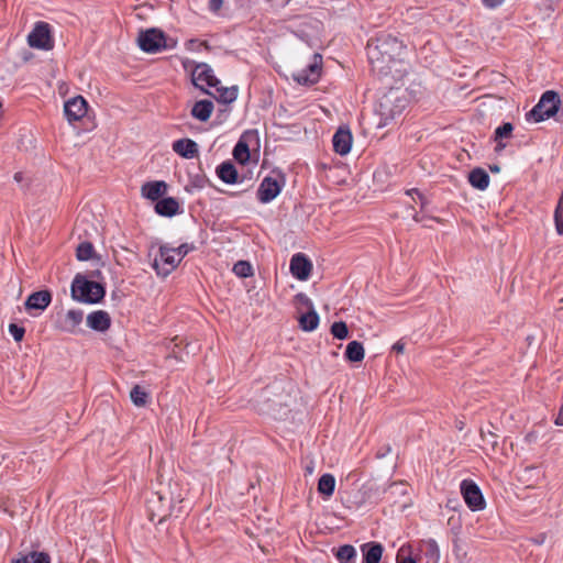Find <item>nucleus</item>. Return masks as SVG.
Segmentation results:
<instances>
[{
    "label": "nucleus",
    "instance_id": "7",
    "mask_svg": "<svg viewBox=\"0 0 563 563\" xmlns=\"http://www.w3.org/2000/svg\"><path fill=\"white\" fill-rule=\"evenodd\" d=\"M137 43L140 48L146 53H156L167 47L164 33L157 29L140 32Z\"/></svg>",
    "mask_w": 563,
    "mask_h": 563
},
{
    "label": "nucleus",
    "instance_id": "21",
    "mask_svg": "<svg viewBox=\"0 0 563 563\" xmlns=\"http://www.w3.org/2000/svg\"><path fill=\"white\" fill-rule=\"evenodd\" d=\"M166 188L167 186L165 181H148L142 186L141 192L146 199L155 201L165 194Z\"/></svg>",
    "mask_w": 563,
    "mask_h": 563
},
{
    "label": "nucleus",
    "instance_id": "29",
    "mask_svg": "<svg viewBox=\"0 0 563 563\" xmlns=\"http://www.w3.org/2000/svg\"><path fill=\"white\" fill-rule=\"evenodd\" d=\"M512 131L514 125L509 122L504 123L495 130V141L497 142L496 151H501L506 147L503 140L511 137Z\"/></svg>",
    "mask_w": 563,
    "mask_h": 563
},
{
    "label": "nucleus",
    "instance_id": "10",
    "mask_svg": "<svg viewBox=\"0 0 563 563\" xmlns=\"http://www.w3.org/2000/svg\"><path fill=\"white\" fill-rule=\"evenodd\" d=\"M289 272L296 279L307 280L312 272V263L303 253H297L290 260Z\"/></svg>",
    "mask_w": 563,
    "mask_h": 563
},
{
    "label": "nucleus",
    "instance_id": "17",
    "mask_svg": "<svg viewBox=\"0 0 563 563\" xmlns=\"http://www.w3.org/2000/svg\"><path fill=\"white\" fill-rule=\"evenodd\" d=\"M173 150L179 156L190 159L198 155V144L190 139H180L173 143Z\"/></svg>",
    "mask_w": 563,
    "mask_h": 563
},
{
    "label": "nucleus",
    "instance_id": "8",
    "mask_svg": "<svg viewBox=\"0 0 563 563\" xmlns=\"http://www.w3.org/2000/svg\"><path fill=\"white\" fill-rule=\"evenodd\" d=\"M27 44L37 49H51L53 47V40L51 36L49 24L45 22H37L27 35Z\"/></svg>",
    "mask_w": 563,
    "mask_h": 563
},
{
    "label": "nucleus",
    "instance_id": "5",
    "mask_svg": "<svg viewBox=\"0 0 563 563\" xmlns=\"http://www.w3.org/2000/svg\"><path fill=\"white\" fill-rule=\"evenodd\" d=\"M180 263L179 257L177 256L174 247L168 245L159 246V260L155 258L153 262V268L156 271L159 276H168Z\"/></svg>",
    "mask_w": 563,
    "mask_h": 563
},
{
    "label": "nucleus",
    "instance_id": "4",
    "mask_svg": "<svg viewBox=\"0 0 563 563\" xmlns=\"http://www.w3.org/2000/svg\"><path fill=\"white\" fill-rule=\"evenodd\" d=\"M192 84L201 91L208 93L209 88H217L220 85V80L213 75L212 68L206 64L200 63L195 66L191 71Z\"/></svg>",
    "mask_w": 563,
    "mask_h": 563
},
{
    "label": "nucleus",
    "instance_id": "49",
    "mask_svg": "<svg viewBox=\"0 0 563 563\" xmlns=\"http://www.w3.org/2000/svg\"><path fill=\"white\" fill-rule=\"evenodd\" d=\"M13 178H14V180H15L16 183H21V181L23 180V173H22V172H18V173H15V174H14V176H13Z\"/></svg>",
    "mask_w": 563,
    "mask_h": 563
},
{
    "label": "nucleus",
    "instance_id": "2",
    "mask_svg": "<svg viewBox=\"0 0 563 563\" xmlns=\"http://www.w3.org/2000/svg\"><path fill=\"white\" fill-rule=\"evenodd\" d=\"M104 296L103 287L96 282L76 276L71 284V297L81 302L95 303Z\"/></svg>",
    "mask_w": 563,
    "mask_h": 563
},
{
    "label": "nucleus",
    "instance_id": "36",
    "mask_svg": "<svg viewBox=\"0 0 563 563\" xmlns=\"http://www.w3.org/2000/svg\"><path fill=\"white\" fill-rule=\"evenodd\" d=\"M331 334L339 340H344L349 336V329L345 322L338 321L331 325Z\"/></svg>",
    "mask_w": 563,
    "mask_h": 563
},
{
    "label": "nucleus",
    "instance_id": "54",
    "mask_svg": "<svg viewBox=\"0 0 563 563\" xmlns=\"http://www.w3.org/2000/svg\"><path fill=\"white\" fill-rule=\"evenodd\" d=\"M457 563H470V562L466 560V561H461V562H457Z\"/></svg>",
    "mask_w": 563,
    "mask_h": 563
},
{
    "label": "nucleus",
    "instance_id": "50",
    "mask_svg": "<svg viewBox=\"0 0 563 563\" xmlns=\"http://www.w3.org/2000/svg\"><path fill=\"white\" fill-rule=\"evenodd\" d=\"M555 424L563 426V412H559V415L555 419Z\"/></svg>",
    "mask_w": 563,
    "mask_h": 563
},
{
    "label": "nucleus",
    "instance_id": "3",
    "mask_svg": "<svg viewBox=\"0 0 563 563\" xmlns=\"http://www.w3.org/2000/svg\"><path fill=\"white\" fill-rule=\"evenodd\" d=\"M560 96L553 90L545 91L539 102L526 114L528 121L541 122L556 114L560 108Z\"/></svg>",
    "mask_w": 563,
    "mask_h": 563
},
{
    "label": "nucleus",
    "instance_id": "37",
    "mask_svg": "<svg viewBox=\"0 0 563 563\" xmlns=\"http://www.w3.org/2000/svg\"><path fill=\"white\" fill-rule=\"evenodd\" d=\"M397 563H418L412 558V551L410 545H402L397 553Z\"/></svg>",
    "mask_w": 563,
    "mask_h": 563
},
{
    "label": "nucleus",
    "instance_id": "14",
    "mask_svg": "<svg viewBox=\"0 0 563 563\" xmlns=\"http://www.w3.org/2000/svg\"><path fill=\"white\" fill-rule=\"evenodd\" d=\"M52 302V294L48 290H40L32 292L25 300V309L44 311Z\"/></svg>",
    "mask_w": 563,
    "mask_h": 563
},
{
    "label": "nucleus",
    "instance_id": "25",
    "mask_svg": "<svg viewBox=\"0 0 563 563\" xmlns=\"http://www.w3.org/2000/svg\"><path fill=\"white\" fill-rule=\"evenodd\" d=\"M218 177L225 184H235L238 180V172L231 162H223L217 168Z\"/></svg>",
    "mask_w": 563,
    "mask_h": 563
},
{
    "label": "nucleus",
    "instance_id": "15",
    "mask_svg": "<svg viewBox=\"0 0 563 563\" xmlns=\"http://www.w3.org/2000/svg\"><path fill=\"white\" fill-rule=\"evenodd\" d=\"M419 551L421 553L419 562L424 563H439L440 561V549L435 540L428 539L422 540L419 543Z\"/></svg>",
    "mask_w": 563,
    "mask_h": 563
},
{
    "label": "nucleus",
    "instance_id": "48",
    "mask_svg": "<svg viewBox=\"0 0 563 563\" xmlns=\"http://www.w3.org/2000/svg\"><path fill=\"white\" fill-rule=\"evenodd\" d=\"M393 350L397 353H402L404 350H405V343H402L401 341H398L396 342L394 345H393Z\"/></svg>",
    "mask_w": 563,
    "mask_h": 563
},
{
    "label": "nucleus",
    "instance_id": "12",
    "mask_svg": "<svg viewBox=\"0 0 563 563\" xmlns=\"http://www.w3.org/2000/svg\"><path fill=\"white\" fill-rule=\"evenodd\" d=\"M84 313L81 310H68L58 321L57 328L67 333H76L79 324L82 322Z\"/></svg>",
    "mask_w": 563,
    "mask_h": 563
},
{
    "label": "nucleus",
    "instance_id": "19",
    "mask_svg": "<svg viewBox=\"0 0 563 563\" xmlns=\"http://www.w3.org/2000/svg\"><path fill=\"white\" fill-rule=\"evenodd\" d=\"M279 194V185L275 180H271L269 178H265L258 190L257 197L261 202H269Z\"/></svg>",
    "mask_w": 563,
    "mask_h": 563
},
{
    "label": "nucleus",
    "instance_id": "43",
    "mask_svg": "<svg viewBox=\"0 0 563 563\" xmlns=\"http://www.w3.org/2000/svg\"><path fill=\"white\" fill-rule=\"evenodd\" d=\"M453 553L456 556V559L459 560V562L467 560L466 550L457 542H454Z\"/></svg>",
    "mask_w": 563,
    "mask_h": 563
},
{
    "label": "nucleus",
    "instance_id": "28",
    "mask_svg": "<svg viewBox=\"0 0 563 563\" xmlns=\"http://www.w3.org/2000/svg\"><path fill=\"white\" fill-rule=\"evenodd\" d=\"M365 356L364 346L358 341H352L346 345L345 357L350 362H361Z\"/></svg>",
    "mask_w": 563,
    "mask_h": 563
},
{
    "label": "nucleus",
    "instance_id": "51",
    "mask_svg": "<svg viewBox=\"0 0 563 563\" xmlns=\"http://www.w3.org/2000/svg\"><path fill=\"white\" fill-rule=\"evenodd\" d=\"M412 219L416 221V222H422L423 221V217H421L419 213H415L412 216Z\"/></svg>",
    "mask_w": 563,
    "mask_h": 563
},
{
    "label": "nucleus",
    "instance_id": "41",
    "mask_svg": "<svg viewBox=\"0 0 563 563\" xmlns=\"http://www.w3.org/2000/svg\"><path fill=\"white\" fill-rule=\"evenodd\" d=\"M9 332L13 336L14 341L20 342V341H22V339L24 336L25 329L15 323H10Z\"/></svg>",
    "mask_w": 563,
    "mask_h": 563
},
{
    "label": "nucleus",
    "instance_id": "52",
    "mask_svg": "<svg viewBox=\"0 0 563 563\" xmlns=\"http://www.w3.org/2000/svg\"><path fill=\"white\" fill-rule=\"evenodd\" d=\"M489 169H490L493 173H499L500 167H499L498 165H490V166H489Z\"/></svg>",
    "mask_w": 563,
    "mask_h": 563
},
{
    "label": "nucleus",
    "instance_id": "9",
    "mask_svg": "<svg viewBox=\"0 0 563 563\" xmlns=\"http://www.w3.org/2000/svg\"><path fill=\"white\" fill-rule=\"evenodd\" d=\"M461 494L466 505L473 510H482L485 507V500L479 487L472 481L464 479L461 483Z\"/></svg>",
    "mask_w": 563,
    "mask_h": 563
},
{
    "label": "nucleus",
    "instance_id": "18",
    "mask_svg": "<svg viewBox=\"0 0 563 563\" xmlns=\"http://www.w3.org/2000/svg\"><path fill=\"white\" fill-rule=\"evenodd\" d=\"M296 319L298 321L299 328L305 332L314 331L320 322L319 314L314 309L297 313Z\"/></svg>",
    "mask_w": 563,
    "mask_h": 563
},
{
    "label": "nucleus",
    "instance_id": "32",
    "mask_svg": "<svg viewBox=\"0 0 563 563\" xmlns=\"http://www.w3.org/2000/svg\"><path fill=\"white\" fill-rule=\"evenodd\" d=\"M356 551L354 547L345 544L339 548L336 552V559L340 563H354Z\"/></svg>",
    "mask_w": 563,
    "mask_h": 563
},
{
    "label": "nucleus",
    "instance_id": "53",
    "mask_svg": "<svg viewBox=\"0 0 563 563\" xmlns=\"http://www.w3.org/2000/svg\"><path fill=\"white\" fill-rule=\"evenodd\" d=\"M307 471H308L309 473H312V467H308V468H307Z\"/></svg>",
    "mask_w": 563,
    "mask_h": 563
},
{
    "label": "nucleus",
    "instance_id": "1",
    "mask_svg": "<svg viewBox=\"0 0 563 563\" xmlns=\"http://www.w3.org/2000/svg\"><path fill=\"white\" fill-rule=\"evenodd\" d=\"M405 49L401 41L390 34H380L367 44V56L373 71L380 76L393 73Z\"/></svg>",
    "mask_w": 563,
    "mask_h": 563
},
{
    "label": "nucleus",
    "instance_id": "47",
    "mask_svg": "<svg viewBox=\"0 0 563 563\" xmlns=\"http://www.w3.org/2000/svg\"><path fill=\"white\" fill-rule=\"evenodd\" d=\"M504 0H483V3L488 8H495L499 5Z\"/></svg>",
    "mask_w": 563,
    "mask_h": 563
},
{
    "label": "nucleus",
    "instance_id": "26",
    "mask_svg": "<svg viewBox=\"0 0 563 563\" xmlns=\"http://www.w3.org/2000/svg\"><path fill=\"white\" fill-rule=\"evenodd\" d=\"M363 563H379L383 554V547L379 543H367L362 547Z\"/></svg>",
    "mask_w": 563,
    "mask_h": 563
},
{
    "label": "nucleus",
    "instance_id": "11",
    "mask_svg": "<svg viewBox=\"0 0 563 563\" xmlns=\"http://www.w3.org/2000/svg\"><path fill=\"white\" fill-rule=\"evenodd\" d=\"M87 101L77 96L67 100L64 104V113L68 122H76L82 119L87 113Z\"/></svg>",
    "mask_w": 563,
    "mask_h": 563
},
{
    "label": "nucleus",
    "instance_id": "45",
    "mask_svg": "<svg viewBox=\"0 0 563 563\" xmlns=\"http://www.w3.org/2000/svg\"><path fill=\"white\" fill-rule=\"evenodd\" d=\"M554 222L556 232L563 235V213L554 212Z\"/></svg>",
    "mask_w": 563,
    "mask_h": 563
},
{
    "label": "nucleus",
    "instance_id": "46",
    "mask_svg": "<svg viewBox=\"0 0 563 563\" xmlns=\"http://www.w3.org/2000/svg\"><path fill=\"white\" fill-rule=\"evenodd\" d=\"M222 5V0H210L209 8L212 11H218Z\"/></svg>",
    "mask_w": 563,
    "mask_h": 563
},
{
    "label": "nucleus",
    "instance_id": "38",
    "mask_svg": "<svg viewBox=\"0 0 563 563\" xmlns=\"http://www.w3.org/2000/svg\"><path fill=\"white\" fill-rule=\"evenodd\" d=\"M93 246L91 243L84 242L77 247V258L79 261H88L92 257Z\"/></svg>",
    "mask_w": 563,
    "mask_h": 563
},
{
    "label": "nucleus",
    "instance_id": "20",
    "mask_svg": "<svg viewBox=\"0 0 563 563\" xmlns=\"http://www.w3.org/2000/svg\"><path fill=\"white\" fill-rule=\"evenodd\" d=\"M253 136H256V132H254V131L245 132L241 136V139L239 140L236 145L234 146L233 156L240 163H245V162L249 161V158H250V148H249V145L246 143V140L250 139V137H253Z\"/></svg>",
    "mask_w": 563,
    "mask_h": 563
},
{
    "label": "nucleus",
    "instance_id": "16",
    "mask_svg": "<svg viewBox=\"0 0 563 563\" xmlns=\"http://www.w3.org/2000/svg\"><path fill=\"white\" fill-rule=\"evenodd\" d=\"M110 316L103 310L93 311L87 317V325L95 331L104 332L110 328Z\"/></svg>",
    "mask_w": 563,
    "mask_h": 563
},
{
    "label": "nucleus",
    "instance_id": "30",
    "mask_svg": "<svg viewBox=\"0 0 563 563\" xmlns=\"http://www.w3.org/2000/svg\"><path fill=\"white\" fill-rule=\"evenodd\" d=\"M335 488V478L331 474H323L318 482V492L325 497H331Z\"/></svg>",
    "mask_w": 563,
    "mask_h": 563
},
{
    "label": "nucleus",
    "instance_id": "42",
    "mask_svg": "<svg viewBox=\"0 0 563 563\" xmlns=\"http://www.w3.org/2000/svg\"><path fill=\"white\" fill-rule=\"evenodd\" d=\"M386 493L390 494L391 496H395L397 494H405L406 485L402 483H393L388 486Z\"/></svg>",
    "mask_w": 563,
    "mask_h": 563
},
{
    "label": "nucleus",
    "instance_id": "24",
    "mask_svg": "<svg viewBox=\"0 0 563 563\" xmlns=\"http://www.w3.org/2000/svg\"><path fill=\"white\" fill-rule=\"evenodd\" d=\"M212 112L213 103L209 100L197 101L191 109V115L201 122L208 121Z\"/></svg>",
    "mask_w": 563,
    "mask_h": 563
},
{
    "label": "nucleus",
    "instance_id": "23",
    "mask_svg": "<svg viewBox=\"0 0 563 563\" xmlns=\"http://www.w3.org/2000/svg\"><path fill=\"white\" fill-rule=\"evenodd\" d=\"M213 89V91H209L208 93L216 98L219 102L231 103L238 98L236 86L222 87L218 85L217 88Z\"/></svg>",
    "mask_w": 563,
    "mask_h": 563
},
{
    "label": "nucleus",
    "instance_id": "31",
    "mask_svg": "<svg viewBox=\"0 0 563 563\" xmlns=\"http://www.w3.org/2000/svg\"><path fill=\"white\" fill-rule=\"evenodd\" d=\"M11 563H51V558L45 552L33 551L27 555L12 560Z\"/></svg>",
    "mask_w": 563,
    "mask_h": 563
},
{
    "label": "nucleus",
    "instance_id": "35",
    "mask_svg": "<svg viewBox=\"0 0 563 563\" xmlns=\"http://www.w3.org/2000/svg\"><path fill=\"white\" fill-rule=\"evenodd\" d=\"M233 273L241 278L250 277L253 275V267L250 262L239 261L233 265Z\"/></svg>",
    "mask_w": 563,
    "mask_h": 563
},
{
    "label": "nucleus",
    "instance_id": "27",
    "mask_svg": "<svg viewBox=\"0 0 563 563\" xmlns=\"http://www.w3.org/2000/svg\"><path fill=\"white\" fill-rule=\"evenodd\" d=\"M468 181L474 188L485 190L489 185V176L483 168L477 167L468 174Z\"/></svg>",
    "mask_w": 563,
    "mask_h": 563
},
{
    "label": "nucleus",
    "instance_id": "6",
    "mask_svg": "<svg viewBox=\"0 0 563 563\" xmlns=\"http://www.w3.org/2000/svg\"><path fill=\"white\" fill-rule=\"evenodd\" d=\"M322 73V56L313 54L307 66L292 75L300 85H313L318 82Z\"/></svg>",
    "mask_w": 563,
    "mask_h": 563
},
{
    "label": "nucleus",
    "instance_id": "33",
    "mask_svg": "<svg viewBox=\"0 0 563 563\" xmlns=\"http://www.w3.org/2000/svg\"><path fill=\"white\" fill-rule=\"evenodd\" d=\"M292 305L297 313L313 309L311 300L302 292H299L294 297Z\"/></svg>",
    "mask_w": 563,
    "mask_h": 563
},
{
    "label": "nucleus",
    "instance_id": "13",
    "mask_svg": "<svg viewBox=\"0 0 563 563\" xmlns=\"http://www.w3.org/2000/svg\"><path fill=\"white\" fill-rule=\"evenodd\" d=\"M353 136L347 128H339L334 133L332 143L336 154L346 155L352 147Z\"/></svg>",
    "mask_w": 563,
    "mask_h": 563
},
{
    "label": "nucleus",
    "instance_id": "39",
    "mask_svg": "<svg viewBox=\"0 0 563 563\" xmlns=\"http://www.w3.org/2000/svg\"><path fill=\"white\" fill-rule=\"evenodd\" d=\"M407 195L411 196L415 202L420 205L421 211H426L429 205V200L417 189H411L407 191Z\"/></svg>",
    "mask_w": 563,
    "mask_h": 563
},
{
    "label": "nucleus",
    "instance_id": "34",
    "mask_svg": "<svg viewBox=\"0 0 563 563\" xmlns=\"http://www.w3.org/2000/svg\"><path fill=\"white\" fill-rule=\"evenodd\" d=\"M132 402L137 407H143L147 402V393L140 386H134L130 393Z\"/></svg>",
    "mask_w": 563,
    "mask_h": 563
},
{
    "label": "nucleus",
    "instance_id": "40",
    "mask_svg": "<svg viewBox=\"0 0 563 563\" xmlns=\"http://www.w3.org/2000/svg\"><path fill=\"white\" fill-rule=\"evenodd\" d=\"M163 500H164L163 496L158 493H155V494H153V498L147 501L151 520H154L155 511H157L158 514L162 512V510L159 508L156 509V504L162 503Z\"/></svg>",
    "mask_w": 563,
    "mask_h": 563
},
{
    "label": "nucleus",
    "instance_id": "22",
    "mask_svg": "<svg viewBox=\"0 0 563 563\" xmlns=\"http://www.w3.org/2000/svg\"><path fill=\"white\" fill-rule=\"evenodd\" d=\"M155 211L159 216L173 217L179 212V203L173 197L163 198L156 202Z\"/></svg>",
    "mask_w": 563,
    "mask_h": 563
},
{
    "label": "nucleus",
    "instance_id": "44",
    "mask_svg": "<svg viewBox=\"0 0 563 563\" xmlns=\"http://www.w3.org/2000/svg\"><path fill=\"white\" fill-rule=\"evenodd\" d=\"M192 250V246L188 245L187 243H184L179 245L178 247H174V251H176L177 256L181 261L190 251Z\"/></svg>",
    "mask_w": 563,
    "mask_h": 563
}]
</instances>
